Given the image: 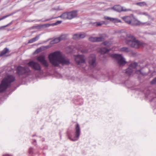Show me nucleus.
Masks as SVG:
<instances>
[{"label":"nucleus","instance_id":"c756f323","mask_svg":"<svg viewBox=\"0 0 156 156\" xmlns=\"http://www.w3.org/2000/svg\"><path fill=\"white\" fill-rule=\"evenodd\" d=\"M135 73L137 74H141L143 75H144V74H145L144 73H143L140 70H137L135 72Z\"/></svg>","mask_w":156,"mask_h":156},{"label":"nucleus","instance_id":"5701e85b","mask_svg":"<svg viewBox=\"0 0 156 156\" xmlns=\"http://www.w3.org/2000/svg\"><path fill=\"white\" fill-rule=\"evenodd\" d=\"M112 22L114 23H121V21L120 20L116 18H112Z\"/></svg>","mask_w":156,"mask_h":156},{"label":"nucleus","instance_id":"cd10ccee","mask_svg":"<svg viewBox=\"0 0 156 156\" xmlns=\"http://www.w3.org/2000/svg\"><path fill=\"white\" fill-rule=\"evenodd\" d=\"M96 26H101L102 24H105V21H101L100 22H97L96 23Z\"/></svg>","mask_w":156,"mask_h":156},{"label":"nucleus","instance_id":"dca6fc26","mask_svg":"<svg viewBox=\"0 0 156 156\" xmlns=\"http://www.w3.org/2000/svg\"><path fill=\"white\" fill-rule=\"evenodd\" d=\"M106 37V35L105 34H100L99 37H96V42H101L104 41Z\"/></svg>","mask_w":156,"mask_h":156},{"label":"nucleus","instance_id":"b1692460","mask_svg":"<svg viewBox=\"0 0 156 156\" xmlns=\"http://www.w3.org/2000/svg\"><path fill=\"white\" fill-rule=\"evenodd\" d=\"M73 39L75 40L80 39L79 34H74L73 36Z\"/></svg>","mask_w":156,"mask_h":156},{"label":"nucleus","instance_id":"1a4fd4ad","mask_svg":"<svg viewBox=\"0 0 156 156\" xmlns=\"http://www.w3.org/2000/svg\"><path fill=\"white\" fill-rule=\"evenodd\" d=\"M137 66L138 64L136 62L132 63L129 65L128 68L126 70V73L129 75H131L133 71V69H136Z\"/></svg>","mask_w":156,"mask_h":156},{"label":"nucleus","instance_id":"a878e982","mask_svg":"<svg viewBox=\"0 0 156 156\" xmlns=\"http://www.w3.org/2000/svg\"><path fill=\"white\" fill-rule=\"evenodd\" d=\"M102 44H104L105 45L107 46H109L111 44V43L110 42L108 41H105Z\"/></svg>","mask_w":156,"mask_h":156},{"label":"nucleus","instance_id":"4be33fe9","mask_svg":"<svg viewBox=\"0 0 156 156\" xmlns=\"http://www.w3.org/2000/svg\"><path fill=\"white\" fill-rule=\"evenodd\" d=\"M136 4L140 7H142L145 5L147 6V4L144 2H137L136 3Z\"/></svg>","mask_w":156,"mask_h":156},{"label":"nucleus","instance_id":"72a5a7b5","mask_svg":"<svg viewBox=\"0 0 156 156\" xmlns=\"http://www.w3.org/2000/svg\"><path fill=\"white\" fill-rule=\"evenodd\" d=\"M139 14L140 15H144L146 16H148L147 13L146 12H140L139 13Z\"/></svg>","mask_w":156,"mask_h":156},{"label":"nucleus","instance_id":"c9c22d12","mask_svg":"<svg viewBox=\"0 0 156 156\" xmlns=\"http://www.w3.org/2000/svg\"><path fill=\"white\" fill-rule=\"evenodd\" d=\"M80 51L83 53H86L87 52V50L86 49H82L80 50Z\"/></svg>","mask_w":156,"mask_h":156},{"label":"nucleus","instance_id":"79ce46f5","mask_svg":"<svg viewBox=\"0 0 156 156\" xmlns=\"http://www.w3.org/2000/svg\"><path fill=\"white\" fill-rule=\"evenodd\" d=\"M1 20H0V21Z\"/></svg>","mask_w":156,"mask_h":156},{"label":"nucleus","instance_id":"e433bc0d","mask_svg":"<svg viewBox=\"0 0 156 156\" xmlns=\"http://www.w3.org/2000/svg\"><path fill=\"white\" fill-rule=\"evenodd\" d=\"M148 17V19H150L151 20H154V18L152 17L151 16H150V15H149L148 14V16H147Z\"/></svg>","mask_w":156,"mask_h":156},{"label":"nucleus","instance_id":"0eeeda50","mask_svg":"<svg viewBox=\"0 0 156 156\" xmlns=\"http://www.w3.org/2000/svg\"><path fill=\"white\" fill-rule=\"evenodd\" d=\"M37 59L38 62L41 63L44 67H47L48 66L49 63L45 59V56L44 55H41L37 57Z\"/></svg>","mask_w":156,"mask_h":156},{"label":"nucleus","instance_id":"412c9836","mask_svg":"<svg viewBox=\"0 0 156 156\" xmlns=\"http://www.w3.org/2000/svg\"><path fill=\"white\" fill-rule=\"evenodd\" d=\"M9 49L7 48H5L1 52L0 54V56H2L5 55L6 54L9 53Z\"/></svg>","mask_w":156,"mask_h":156},{"label":"nucleus","instance_id":"f3484780","mask_svg":"<svg viewBox=\"0 0 156 156\" xmlns=\"http://www.w3.org/2000/svg\"><path fill=\"white\" fill-rule=\"evenodd\" d=\"M63 38L62 36H61L59 37L56 38L53 40H52L51 42V44H53L55 43H57L60 41L63 40Z\"/></svg>","mask_w":156,"mask_h":156},{"label":"nucleus","instance_id":"7ed1b4c3","mask_svg":"<svg viewBox=\"0 0 156 156\" xmlns=\"http://www.w3.org/2000/svg\"><path fill=\"white\" fill-rule=\"evenodd\" d=\"M15 80V77L13 75H8L5 77L0 84V93L4 92Z\"/></svg>","mask_w":156,"mask_h":156},{"label":"nucleus","instance_id":"9d476101","mask_svg":"<svg viewBox=\"0 0 156 156\" xmlns=\"http://www.w3.org/2000/svg\"><path fill=\"white\" fill-rule=\"evenodd\" d=\"M151 23L149 22H146L143 23L140 21L134 20L133 17V20L131 21V23L130 25H141V26H149L151 25Z\"/></svg>","mask_w":156,"mask_h":156},{"label":"nucleus","instance_id":"a211bd4d","mask_svg":"<svg viewBox=\"0 0 156 156\" xmlns=\"http://www.w3.org/2000/svg\"><path fill=\"white\" fill-rule=\"evenodd\" d=\"M110 50V49H108L106 48H100L99 52L102 54H104L109 52Z\"/></svg>","mask_w":156,"mask_h":156},{"label":"nucleus","instance_id":"f8f14e48","mask_svg":"<svg viewBox=\"0 0 156 156\" xmlns=\"http://www.w3.org/2000/svg\"><path fill=\"white\" fill-rule=\"evenodd\" d=\"M29 66L32 68L37 71H40L41 70V67L39 64L34 61H31L28 63Z\"/></svg>","mask_w":156,"mask_h":156},{"label":"nucleus","instance_id":"f704fd0d","mask_svg":"<svg viewBox=\"0 0 156 156\" xmlns=\"http://www.w3.org/2000/svg\"><path fill=\"white\" fill-rule=\"evenodd\" d=\"M62 22V21H58L56 23H54V25H57L58 24H60Z\"/></svg>","mask_w":156,"mask_h":156},{"label":"nucleus","instance_id":"a19ab883","mask_svg":"<svg viewBox=\"0 0 156 156\" xmlns=\"http://www.w3.org/2000/svg\"><path fill=\"white\" fill-rule=\"evenodd\" d=\"M32 149V148H30V150H29L30 153L31 152V149Z\"/></svg>","mask_w":156,"mask_h":156},{"label":"nucleus","instance_id":"4468645a","mask_svg":"<svg viewBox=\"0 0 156 156\" xmlns=\"http://www.w3.org/2000/svg\"><path fill=\"white\" fill-rule=\"evenodd\" d=\"M112 9L114 10L119 12L122 11L125 12L128 11V10L126 9H124L123 7L119 5H116L112 8Z\"/></svg>","mask_w":156,"mask_h":156},{"label":"nucleus","instance_id":"bb28decb","mask_svg":"<svg viewBox=\"0 0 156 156\" xmlns=\"http://www.w3.org/2000/svg\"><path fill=\"white\" fill-rule=\"evenodd\" d=\"M89 40L90 41L93 42H96V37H90L89 38Z\"/></svg>","mask_w":156,"mask_h":156},{"label":"nucleus","instance_id":"20e7f679","mask_svg":"<svg viewBox=\"0 0 156 156\" xmlns=\"http://www.w3.org/2000/svg\"><path fill=\"white\" fill-rule=\"evenodd\" d=\"M77 16V12L73 11L71 12H66L62 13L60 16L55 17H52L50 19H48L45 20V21H49L52 19L60 17L64 19L71 20L76 17Z\"/></svg>","mask_w":156,"mask_h":156},{"label":"nucleus","instance_id":"f257e3e1","mask_svg":"<svg viewBox=\"0 0 156 156\" xmlns=\"http://www.w3.org/2000/svg\"><path fill=\"white\" fill-rule=\"evenodd\" d=\"M48 58L51 64L55 67L58 66L59 64L68 65L70 64L69 60L60 51L51 53L49 55Z\"/></svg>","mask_w":156,"mask_h":156},{"label":"nucleus","instance_id":"393cba45","mask_svg":"<svg viewBox=\"0 0 156 156\" xmlns=\"http://www.w3.org/2000/svg\"><path fill=\"white\" fill-rule=\"evenodd\" d=\"M64 8L63 7H60L59 6H58V8H52L51 10V11H52L54 10H56V11H59L62 10H63Z\"/></svg>","mask_w":156,"mask_h":156},{"label":"nucleus","instance_id":"6e6552de","mask_svg":"<svg viewBox=\"0 0 156 156\" xmlns=\"http://www.w3.org/2000/svg\"><path fill=\"white\" fill-rule=\"evenodd\" d=\"M88 63L90 67L94 68L96 65V58L94 55H91L88 58Z\"/></svg>","mask_w":156,"mask_h":156},{"label":"nucleus","instance_id":"f03ea898","mask_svg":"<svg viewBox=\"0 0 156 156\" xmlns=\"http://www.w3.org/2000/svg\"><path fill=\"white\" fill-rule=\"evenodd\" d=\"M126 36L129 38L126 41V44L133 48H138L140 47H143L145 44L136 39L135 37L129 33H126Z\"/></svg>","mask_w":156,"mask_h":156},{"label":"nucleus","instance_id":"6ab92c4d","mask_svg":"<svg viewBox=\"0 0 156 156\" xmlns=\"http://www.w3.org/2000/svg\"><path fill=\"white\" fill-rule=\"evenodd\" d=\"M120 50L126 53L131 52V50L129 48L126 47H123L120 48Z\"/></svg>","mask_w":156,"mask_h":156},{"label":"nucleus","instance_id":"ddd939ff","mask_svg":"<svg viewBox=\"0 0 156 156\" xmlns=\"http://www.w3.org/2000/svg\"><path fill=\"white\" fill-rule=\"evenodd\" d=\"M75 136L74 139H72V140L75 141L78 140L80 133V129L79 124H77L75 128Z\"/></svg>","mask_w":156,"mask_h":156},{"label":"nucleus","instance_id":"7c9ffc66","mask_svg":"<svg viewBox=\"0 0 156 156\" xmlns=\"http://www.w3.org/2000/svg\"><path fill=\"white\" fill-rule=\"evenodd\" d=\"M12 14H13L12 13H11V14H9V15L4 16H3L2 18H0V20H2L5 18H6L9 16L12 15Z\"/></svg>","mask_w":156,"mask_h":156},{"label":"nucleus","instance_id":"2f4dec72","mask_svg":"<svg viewBox=\"0 0 156 156\" xmlns=\"http://www.w3.org/2000/svg\"><path fill=\"white\" fill-rule=\"evenodd\" d=\"M151 83L152 84H156V77L151 82Z\"/></svg>","mask_w":156,"mask_h":156},{"label":"nucleus","instance_id":"ea45409f","mask_svg":"<svg viewBox=\"0 0 156 156\" xmlns=\"http://www.w3.org/2000/svg\"><path fill=\"white\" fill-rule=\"evenodd\" d=\"M3 156H10V155H9L8 154H5V155H4Z\"/></svg>","mask_w":156,"mask_h":156},{"label":"nucleus","instance_id":"4c0bfd02","mask_svg":"<svg viewBox=\"0 0 156 156\" xmlns=\"http://www.w3.org/2000/svg\"><path fill=\"white\" fill-rule=\"evenodd\" d=\"M9 24H8L5 25V26H2V27H0V29H2V28L7 27L8 26H9Z\"/></svg>","mask_w":156,"mask_h":156},{"label":"nucleus","instance_id":"473e14b6","mask_svg":"<svg viewBox=\"0 0 156 156\" xmlns=\"http://www.w3.org/2000/svg\"><path fill=\"white\" fill-rule=\"evenodd\" d=\"M104 19L106 20H109L110 21L112 22V18L108 16H105L104 17Z\"/></svg>","mask_w":156,"mask_h":156},{"label":"nucleus","instance_id":"2eb2a0df","mask_svg":"<svg viewBox=\"0 0 156 156\" xmlns=\"http://www.w3.org/2000/svg\"><path fill=\"white\" fill-rule=\"evenodd\" d=\"M121 18L127 23L130 24L131 23V21L133 20V16H125L121 17Z\"/></svg>","mask_w":156,"mask_h":156},{"label":"nucleus","instance_id":"aec40b11","mask_svg":"<svg viewBox=\"0 0 156 156\" xmlns=\"http://www.w3.org/2000/svg\"><path fill=\"white\" fill-rule=\"evenodd\" d=\"M40 37V35H37L35 37L33 38L30 40H29L28 43H32L37 41Z\"/></svg>","mask_w":156,"mask_h":156},{"label":"nucleus","instance_id":"39448f33","mask_svg":"<svg viewBox=\"0 0 156 156\" xmlns=\"http://www.w3.org/2000/svg\"><path fill=\"white\" fill-rule=\"evenodd\" d=\"M111 56L117 60V63L120 66H123L126 63L125 58L121 55L113 54H111Z\"/></svg>","mask_w":156,"mask_h":156},{"label":"nucleus","instance_id":"58836bf2","mask_svg":"<svg viewBox=\"0 0 156 156\" xmlns=\"http://www.w3.org/2000/svg\"><path fill=\"white\" fill-rule=\"evenodd\" d=\"M41 51V48H38V49H37L36 50V51L38 53L40 52Z\"/></svg>","mask_w":156,"mask_h":156},{"label":"nucleus","instance_id":"9b49d317","mask_svg":"<svg viewBox=\"0 0 156 156\" xmlns=\"http://www.w3.org/2000/svg\"><path fill=\"white\" fill-rule=\"evenodd\" d=\"M75 61L77 65L85 62L84 55H78L75 56Z\"/></svg>","mask_w":156,"mask_h":156},{"label":"nucleus","instance_id":"423d86ee","mask_svg":"<svg viewBox=\"0 0 156 156\" xmlns=\"http://www.w3.org/2000/svg\"><path fill=\"white\" fill-rule=\"evenodd\" d=\"M30 71L27 67H22L19 66L16 69V73L19 75H21L23 74H28Z\"/></svg>","mask_w":156,"mask_h":156},{"label":"nucleus","instance_id":"c85d7f7f","mask_svg":"<svg viewBox=\"0 0 156 156\" xmlns=\"http://www.w3.org/2000/svg\"><path fill=\"white\" fill-rule=\"evenodd\" d=\"M86 36V34L84 33H82L80 34H79L80 39L83 38L85 37Z\"/></svg>","mask_w":156,"mask_h":156}]
</instances>
